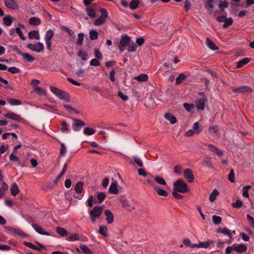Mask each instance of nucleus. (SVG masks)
Instances as JSON below:
<instances>
[{"label":"nucleus","instance_id":"e2e57ef3","mask_svg":"<svg viewBox=\"0 0 254 254\" xmlns=\"http://www.w3.org/2000/svg\"><path fill=\"white\" fill-rule=\"evenodd\" d=\"M137 46L134 43H132L130 45H128L127 48V51L128 52H134L136 50Z\"/></svg>","mask_w":254,"mask_h":254},{"label":"nucleus","instance_id":"6e6d98bb","mask_svg":"<svg viewBox=\"0 0 254 254\" xmlns=\"http://www.w3.org/2000/svg\"><path fill=\"white\" fill-rule=\"evenodd\" d=\"M212 218L213 223L215 225L220 224L222 221V218L219 216L213 215Z\"/></svg>","mask_w":254,"mask_h":254},{"label":"nucleus","instance_id":"f257e3e1","mask_svg":"<svg viewBox=\"0 0 254 254\" xmlns=\"http://www.w3.org/2000/svg\"><path fill=\"white\" fill-rule=\"evenodd\" d=\"M50 90L59 98L65 101L69 100V96L66 92L53 86H50Z\"/></svg>","mask_w":254,"mask_h":254},{"label":"nucleus","instance_id":"9d476101","mask_svg":"<svg viewBox=\"0 0 254 254\" xmlns=\"http://www.w3.org/2000/svg\"><path fill=\"white\" fill-rule=\"evenodd\" d=\"M184 175L185 178L190 183H192L194 181V176L192 171L190 169H186L184 171Z\"/></svg>","mask_w":254,"mask_h":254},{"label":"nucleus","instance_id":"5701e85b","mask_svg":"<svg viewBox=\"0 0 254 254\" xmlns=\"http://www.w3.org/2000/svg\"><path fill=\"white\" fill-rule=\"evenodd\" d=\"M208 147L210 150V151L217 154L218 156H222L223 153L222 151L219 150L217 148L214 146L212 144H208Z\"/></svg>","mask_w":254,"mask_h":254},{"label":"nucleus","instance_id":"473e14b6","mask_svg":"<svg viewBox=\"0 0 254 254\" xmlns=\"http://www.w3.org/2000/svg\"><path fill=\"white\" fill-rule=\"evenodd\" d=\"M219 194V192L216 189L213 190L212 192L210 193L209 197V199L210 202H213L216 198V196Z\"/></svg>","mask_w":254,"mask_h":254},{"label":"nucleus","instance_id":"f704fd0d","mask_svg":"<svg viewBox=\"0 0 254 254\" xmlns=\"http://www.w3.org/2000/svg\"><path fill=\"white\" fill-rule=\"evenodd\" d=\"M165 117L166 119L168 120L172 125L175 124L177 122L176 118L170 113L166 114Z\"/></svg>","mask_w":254,"mask_h":254},{"label":"nucleus","instance_id":"4468645a","mask_svg":"<svg viewBox=\"0 0 254 254\" xmlns=\"http://www.w3.org/2000/svg\"><path fill=\"white\" fill-rule=\"evenodd\" d=\"M121 202L123 207L127 210H131L135 209V207L132 204L129 202L127 200L122 199L121 200Z\"/></svg>","mask_w":254,"mask_h":254},{"label":"nucleus","instance_id":"f3484780","mask_svg":"<svg viewBox=\"0 0 254 254\" xmlns=\"http://www.w3.org/2000/svg\"><path fill=\"white\" fill-rule=\"evenodd\" d=\"M217 232L228 236L230 238H232L233 237L231 231L227 228H218L217 230Z\"/></svg>","mask_w":254,"mask_h":254},{"label":"nucleus","instance_id":"864d4df0","mask_svg":"<svg viewBox=\"0 0 254 254\" xmlns=\"http://www.w3.org/2000/svg\"><path fill=\"white\" fill-rule=\"evenodd\" d=\"M251 188V186H246L243 188V193L242 195L243 196L246 197H249V193L248 190Z\"/></svg>","mask_w":254,"mask_h":254},{"label":"nucleus","instance_id":"774afa93","mask_svg":"<svg viewBox=\"0 0 254 254\" xmlns=\"http://www.w3.org/2000/svg\"><path fill=\"white\" fill-rule=\"evenodd\" d=\"M247 218L248 221L250 223L251 227L253 229H254V218L249 214L247 215Z\"/></svg>","mask_w":254,"mask_h":254},{"label":"nucleus","instance_id":"603ef678","mask_svg":"<svg viewBox=\"0 0 254 254\" xmlns=\"http://www.w3.org/2000/svg\"><path fill=\"white\" fill-rule=\"evenodd\" d=\"M8 102L11 105V106H16V105H19L21 104V101L17 100V99H9L8 100Z\"/></svg>","mask_w":254,"mask_h":254},{"label":"nucleus","instance_id":"0e129e2a","mask_svg":"<svg viewBox=\"0 0 254 254\" xmlns=\"http://www.w3.org/2000/svg\"><path fill=\"white\" fill-rule=\"evenodd\" d=\"M184 107L187 111L190 112L194 108V106L192 104H188L185 103L184 104Z\"/></svg>","mask_w":254,"mask_h":254},{"label":"nucleus","instance_id":"4be33fe9","mask_svg":"<svg viewBox=\"0 0 254 254\" xmlns=\"http://www.w3.org/2000/svg\"><path fill=\"white\" fill-rule=\"evenodd\" d=\"M109 192L113 194H117L118 193V189L117 187V182L115 181L112 183L109 188Z\"/></svg>","mask_w":254,"mask_h":254},{"label":"nucleus","instance_id":"bb28decb","mask_svg":"<svg viewBox=\"0 0 254 254\" xmlns=\"http://www.w3.org/2000/svg\"><path fill=\"white\" fill-rule=\"evenodd\" d=\"M56 232L62 237H65L68 234L67 231L61 227H57L56 228Z\"/></svg>","mask_w":254,"mask_h":254},{"label":"nucleus","instance_id":"49530a36","mask_svg":"<svg viewBox=\"0 0 254 254\" xmlns=\"http://www.w3.org/2000/svg\"><path fill=\"white\" fill-rule=\"evenodd\" d=\"M138 81H146L148 79V75L146 74H141L135 78Z\"/></svg>","mask_w":254,"mask_h":254},{"label":"nucleus","instance_id":"1a4fd4ad","mask_svg":"<svg viewBox=\"0 0 254 254\" xmlns=\"http://www.w3.org/2000/svg\"><path fill=\"white\" fill-rule=\"evenodd\" d=\"M73 123L72 126V129L75 131H79L82 127L85 126V123L81 120L78 119H73Z\"/></svg>","mask_w":254,"mask_h":254},{"label":"nucleus","instance_id":"4d7b16f0","mask_svg":"<svg viewBox=\"0 0 254 254\" xmlns=\"http://www.w3.org/2000/svg\"><path fill=\"white\" fill-rule=\"evenodd\" d=\"M133 160L135 163H136L138 166L142 167L143 166V162L141 159L136 156L133 157Z\"/></svg>","mask_w":254,"mask_h":254},{"label":"nucleus","instance_id":"ddd939ff","mask_svg":"<svg viewBox=\"0 0 254 254\" xmlns=\"http://www.w3.org/2000/svg\"><path fill=\"white\" fill-rule=\"evenodd\" d=\"M32 226L34 229V230L39 234L46 236H50V234L49 232L45 231L41 227L39 226L37 224L32 223Z\"/></svg>","mask_w":254,"mask_h":254},{"label":"nucleus","instance_id":"e433bc0d","mask_svg":"<svg viewBox=\"0 0 254 254\" xmlns=\"http://www.w3.org/2000/svg\"><path fill=\"white\" fill-rule=\"evenodd\" d=\"M237 247L236 252L237 253L245 252L247 250V246L244 244H238Z\"/></svg>","mask_w":254,"mask_h":254},{"label":"nucleus","instance_id":"79ce46f5","mask_svg":"<svg viewBox=\"0 0 254 254\" xmlns=\"http://www.w3.org/2000/svg\"><path fill=\"white\" fill-rule=\"evenodd\" d=\"M84 40V34L82 33H79L78 34V38L76 41L77 45L81 46L83 45Z\"/></svg>","mask_w":254,"mask_h":254},{"label":"nucleus","instance_id":"3c124183","mask_svg":"<svg viewBox=\"0 0 254 254\" xmlns=\"http://www.w3.org/2000/svg\"><path fill=\"white\" fill-rule=\"evenodd\" d=\"M192 129L194 131V134H198L201 132V130L199 128V124L198 122L194 123Z\"/></svg>","mask_w":254,"mask_h":254},{"label":"nucleus","instance_id":"f8f14e48","mask_svg":"<svg viewBox=\"0 0 254 254\" xmlns=\"http://www.w3.org/2000/svg\"><path fill=\"white\" fill-rule=\"evenodd\" d=\"M214 0H207L204 3V7L207 10L208 14H211L213 12L214 6L213 2Z\"/></svg>","mask_w":254,"mask_h":254},{"label":"nucleus","instance_id":"bf43d9fd","mask_svg":"<svg viewBox=\"0 0 254 254\" xmlns=\"http://www.w3.org/2000/svg\"><path fill=\"white\" fill-rule=\"evenodd\" d=\"M154 180L159 184L162 185H166V181L162 178L159 176H156L154 178Z\"/></svg>","mask_w":254,"mask_h":254},{"label":"nucleus","instance_id":"2f4dec72","mask_svg":"<svg viewBox=\"0 0 254 254\" xmlns=\"http://www.w3.org/2000/svg\"><path fill=\"white\" fill-rule=\"evenodd\" d=\"M154 190L159 195L163 196H167L168 195V192L166 190L158 187H155Z\"/></svg>","mask_w":254,"mask_h":254},{"label":"nucleus","instance_id":"13d9d810","mask_svg":"<svg viewBox=\"0 0 254 254\" xmlns=\"http://www.w3.org/2000/svg\"><path fill=\"white\" fill-rule=\"evenodd\" d=\"M243 204L242 201L238 199L236 200L235 203H232V205L233 207L239 209L242 206Z\"/></svg>","mask_w":254,"mask_h":254},{"label":"nucleus","instance_id":"8fccbe9b","mask_svg":"<svg viewBox=\"0 0 254 254\" xmlns=\"http://www.w3.org/2000/svg\"><path fill=\"white\" fill-rule=\"evenodd\" d=\"M98 33L96 30H93L90 31L89 36L91 40H95L98 38Z\"/></svg>","mask_w":254,"mask_h":254},{"label":"nucleus","instance_id":"dca6fc26","mask_svg":"<svg viewBox=\"0 0 254 254\" xmlns=\"http://www.w3.org/2000/svg\"><path fill=\"white\" fill-rule=\"evenodd\" d=\"M104 214L106 216V219L108 224H111L114 221V215L113 213L109 210H105Z\"/></svg>","mask_w":254,"mask_h":254},{"label":"nucleus","instance_id":"09e8293b","mask_svg":"<svg viewBox=\"0 0 254 254\" xmlns=\"http://www.w3.org/2000/svg\"><path fill=\"white\" fill-rule=\"evenodd\" d=\"M53 35H54V33H53V31L52 30H48L46 32V35L45 37V41H51Z\"/></svg>","mask_w":254,"mask_h":254},{"label":"nucleus","instance_id":"a878e982","mask_svg":"<svg viewBox=\"0 0 254 254\" xmlns=\"http://www.w3.org/2000/svg\"><path fill=\"white\" fill-rule=\"evenodd\" d=\"M5 6L9 8L14 9L16 7V2L14 0H5Z\"/></svg>","mask_w":254,"mask_h":254},{"label":"nucleus","instance_id":"680f3d73","mask_svg":"<svg viewBox=\"0 0 254 254\" xmlns=\"http://www.w3.org/2000/svg\"><path fill=\"white\" fill-rule=\"evenodd\" d=\"M8 71L11 73L14 74L19 73L21 70L16 67L12 66L8 68Z\"/></svg>","mask_w":254,"mask_h":254},{"label":"nucleus","instance_id":"423d86ee","mask_svg":"<svg viewBox=\"0 0 254 254\" xmlns=\"http://www.w3.org/2000/svg\"><path fill=\"white\" fill-rule=\"evenodd\" d=\"M27 48L32 51H35L37 53H39L44 50V46L43 43L41 42H38L35 44H28Z\"/></svg>","mask_w":254,"mask_h":254},{"label":"nucleus","instance_id":"412c9836","mask_svg":"<svg viewBox=\"0 0 254 254\" xmlns=\"http://www.w3.org/2000/svg\"><path fill=\"white\" fill-rule=\"evenodd\" d=\"M28 37L30 39H40V35L38 31L33 30L30 31L28 33Z\"/></svg>","mask_w":254,"mask_h":254},{"label":"nucleus","instance_id":"7c9ffc66","mask_svg":"<svg viewBox=\"0 0 254 254\" xmlns=\"http://www.w3.org/2000/svg\"><path fill=\"white\" fill-rule=\"evenodd\" d=\"M187 78V76L184 73H181L176 79V84L179 85L182 83Z\"/></svg>","mask_w":254,"mask_h":254},{"label":"nucleus","instance_id":"4c0bfd02","mask_svg":"<svg viewBox=\"0 0 254 254\" xmlns=\"http://www.w3.org/2000/svg\"><path fill=\"white\" fill-rule=\"evenodd\" d=\"M99 233L103 236H107V228L105 226L101 225L99 227Z\"/></svg>","mask_w":254,"mask_h":254},{"label":"nucleus","instance_id":"9b49d317","mask_svg":"<svg viewBox=\"0 0 254 254\" xmlns=\"http://www.w3.org/2000/svg\"><path fill=\"white\" fill-rule=\"evenodd\" d=\"M207 101L206 97H202L197 99L195 101L196 107L198 110H203L205 106V102Z\"/></svg>","mask_w":254,"mask_h":254},{"label":"nucleus","instance_id":"0eeeda50","mask_svg":"<svg viewBox=\"0 0 254 254\" xmlns=\"http://www.w3.org/2000/svg\"><path fill=\"white\" fill-rule=\"evenodd\" d=\"M232 91L237 93H251L252 89L248 86H242L239 87H233L232 88Z\"/></svg>","mask_w":254,"mask_h":254},{"label":"nucleus","instance_id":"a211bd4d","mask_svg":"<svg viewBox=\"0 0 254 254\" xmlns=\"http://www.w3.org/2000/svg\"><path fill=\"white\" fill-rule=\"evenodd\" d=\"M8 189V185L5 182L1 183V188H0V199L2 198L4 196L5 192Z\"/></svg>","mask_w":254,"mask_h":254},{"label":"nucleus","instance_id":"72a5a7b5","mask_svg":"<svg viewBox=\"0 0 254 254\" xmlns=\"http://www.w3.org/2000/svg\"><path fill=\"white\" fill-rule=\"evenodd\" d=\"M80 252L84 254H92V251L85 245L80 246Z\"/></svg>","mask_w":254,"mask_h":254},{"label":"nucleus","instance_id":"69168bd1","mask_svg":"<svg viewBox=\"0 0 254 254\" xmlns=\"http://www.w3.org/2000/svg\"><path fill=\"white\" fill-rule=\"evenodd\" d=\"M228 6V3L226 1H221L218 4L220 9H225Z\"/></svg>","mask_w":254,"mask_h":254},{"label":"nucleus","instance_id":"6e6552de","mask_svg":"<svg viewBox=\"0 0 254 254\" xmlns=\"http://www.w3.org/2000/svg\"><path fill=\"white\" fill-rule=\"evenodd\" d=\"M4 116L8 119H11L19 122L22 123L24 121V119L21 118L19 115L16 114L15 113L12 112H9L4 114Z\"/></svg>","mask_w":254,"mask_h":254},{"label":"nucleus","instance_id":"052dcab7","mask_svg":"<svg viewBox=\"0 0 254 254\" xmlns=\"http://www.w3.org/2000/svg\"><path fill=\"white\" fill-rule=\"evenodd\" d=\"M228 180L231 183L235 182V173H234V170L233 169H231L229 173Z\"/></svg>","mask_w":254,"mask_h":254},{"label":"nucleus","instance_id":"393cba45","mask_svg":"<svg viewBox=\"0 0 254 254\" xmlns=\"http://www.w3.org/2000/svg\"><path fill=\"white\" fill-rule=\"evenodd\" d=\"M206 44L207 46L212 50H216L218 49L215 43L208 38L206 39Z\"/></svg>","mask_w":254,"mask_h":254},{"label":"nucleus","instance_id":"58836bf2","mask_svg":"<svg viewBox=\"0 0 254 254\" xmlns=\"http://www.w3.org/2000/svg\"><path fill=\"white\" fill-rule=\"evenodd\" d=\"M3 21L6 26H9L12 23V18L9 16L4 17L3 18Z\"/></svg>","mask_w":254,"mask_h":254},{"label":"nucleus","instance_id":"2eb2a0df","mask_svg":"<svg viewBox=\"0 0 254 254\" xmlns=\"http://www.w3.org/2000/svg\"><path fill=\"white\" fill-rule=\"evenodd\" d=\"M130 41V38L128 35H122L121 37L120 45L123 47H126L129 45Z\"/></svg>","mask_w":254,"mask_h":254},{"label":"nucleus","instance_id":"aec40b11","mask_svg":"<svg viewBox=\"0 0 254 254\" xmlns=\"http://www.w3.org/2000/svg\"><path fill=\"white\" fill-rule=\"evenodd\" d=\"M23 58L25 61L32 63L35 61V58L28 53H24L22 52V54L20 55Z\"/></svg>","mask_w":254,"mask_h":254},{"label":"nucleus","instance_id":"a18cd8bd","mask_svg":"<svg viewBox=\"0 0 254 254\" xmlns=\"http://www.w3.org/2000/svg\"><path fill=\"white\" fill-rule=\"evenodd\" d=\"M8 230L11 231V232L13 233L18 235L20 236H23L24 234V232L20 229H13V228L8 227Z\"/></svg>","mask_w":254,"mask_h":254},{"label":"nucleus","instance_id":"cd10ccee","mask_svg":"<svg viewBox=\"0 0 254 254\" xmlns=\"http://www.w3.org/2000/svg\"><path fill=\"white\" fill-rule=\"evenodd\" d=\"M10 192L12 195L15 196L19 192V188L17 185L14 183L10 188Z\"/></svg>","mask_w":254,"mask_h":254},{"label":"nucleus","instance_id":"c9c22d12","mask_svg":"<svg viewBox=\"0 0 254 254\" xmlns=\"http://www.w3.org/2000/svg\"><path fill=\"white\" fill-rule=\"evenodd\" d=\"M85 10L90 17L94 18L96 17V13L92 7H87Z\"/></svg>","mask_w":254,"mask_h":254},{"label":"nucleus","instance_id":"6ab92c4d","mask_svg":"<svg viewBox=\"0 0 254 254\" xmlns=\"http://www.w3.org/2000/svg\"><path fill=\"white\" fill-rule=\"evenodd\" d=\"M213 243V241H207L204 242H200L198 244H195V248H207L210 245L212 244Z\"/></svg>","mask_w":254,"mask_h":254},{"label":"nucleus","instance_id":"338daca9","mask_svg":"<svg viewBox=\"0 0 254 254\" xmlns=\"http://www.w3.org/2000/svg\"><path fill=\"white\" fill-rule=\"evenodd\" d=\"M105 194L104 192H100L97 195L99 203H101L105 198Z\"/></svg>","mask_w":254,"mask_h":254},{"label":"nucleus","instance_id":"20e7f679","mask_svg":"<svg viewBox=\"0 0 254 254\" xmlns=\"http://www.w3.org/2000/svg\"><path fill=\"white\" fill-rule=\"evenodd\" d=\"M100 11L101 12L102 15L94 22V24L96 26L100 25L104 23L108 17V12L105 8H101Z\"/></svg>","mask_w":254,"mask_h":254},{"label":"nucleus","instance_id":"a19ab883","mask_svg":"<svg viewBox=\"0 0 254 254\" xmlns=\"http://www.w3.org/2000/svg\"><path fill=\"white\" fill-rule=\"evenodd\" d=\"M66 240L68 241H78L79 237L76 233L72 234L66 239Z\"/></svg>","mask_w":254,"mask_h":254},{"label":"nucleus","instance_id":"c03bdc74","mask_svg":"<svg viewBox=\"0 0 254 254\" xmlns=\"http://www.w3.org/2000/svg\"><path fill=\"white\" fill-rule=\"evenodd\" d=\"M69 128L67 124L65 121H63L61 123V131L62 132H64L69 131Z\"/></svg>","mask_w":254,"mask_h":254},{"label":"nucleus","instance_id":"37998d69","mask_svg":"<svg viewBox=\"0 0 254 254\" xmlns=\"http://www.w3.org/2000/svg\"><path fill=\"white\" fill-rule=\"evenodd\" d=\"M139 3L138 0H132L129 3V7L131 9H134L138 7Z\"/></svg>","mask_w":254,"mask_h":254},{"label":"nucleus","instance_id":"f03ea898","mask_svg":"<svg viewBox=\"0 0 254 254\" xmlns=\"http://www.w3.org/2000/svg\"><path fill=\"white\" fill-rule=\"evenodd\" d=\"M174 190L179 192L185 193L189 190L188 185L182 180H177L174 183Z\"/></svg>","mask_w":254,"mask_h":254},{"label":"nucleus","instance_id":"ea45409f","mask_svg":"<svg viewBox=\"0 0 254 254\" xmlns=\"http://www.w3.org/2000/svg\"><path fill=\"white\" fill-rule=\"evenodd\" d=\"M233 21V19L232 18H226L224 20V23L223 25V27L224 28H228L232 24Z\"/></svg>","mask_w":254,"mask_h":254},{"label":"nucleus","instance_id":"39448f33","mask_svg":"<svg viewBox=\"0 0 254 254\" xmlns=\"http://www.w3.org/2000/svg\"><path fill=\"white\" fill-rule=\"evenodd\" d=\"M83 183L78 182L76 183L74 190L77 193V195L75 196L78 199H81L83 196L84 191L83 190Z\"/></svg>","mask_w":254,"mask_h":254},{"label":"nucleus","instance_id":"de8ad7c7","mask_svg":"<svg viewBox=\"0 0 254 254\" xmlns=\"http://www.w3.org/2000/svg\"><path fill=\"white\" fill-rule=\"evenodd\" d=\"M183 244L191 248H195L196 245L195 244H192L189 239L186 238L183 240Z\"/></svg>","mask_w":254,"mask_h":254},{"label":"nucleus","instance_id":"c756f323","mask_svg":"<svg viewBox=\"0 0 254 254\" xmlns=\"http://www.w3.org/2000/svg\"><path fill=\"white\" fill-rule=\"evenodd\" d=\"M250 61V59L247 58H243L242 60L239 61L237 64V67L241 68L244 65L248 64Z\"/></svg>","mask_w":254,"mask_h":254},{"label":"nucleus","instance_id":"5fc2aeb1","mask_svg":"<svg viewBox=\"0 0 254 254\" xmlns=\"http://www.w3.org/2000/svg\"><path fill=\"white\" fill-rule=\"evenodd\" d=\"M96 130L89 127H86L84 130V133L87 135H91L95 132Z\"/></svg>","mask_w":254,"mask_h":254},{"label":"nucleus","instance_id":"7ed1b4c3","mask_svg":"<svg viewBox=\"0 0 254 254\" xmlns=\"http://www.w3.org/2000/svg\"><path fill=\"white\" fill-rule=\"evenodd\" d=\"M103 211V208L101 206H96L90 212L91 220L94 222L96 218L100 217Z\"/></svg>","mask_w":254,"mask_h":254},{"label":"nucleus","instance_id":"c85d7f7f","mask_svg":"<svg viewBox=\"0 0 254 254\" xmlns=\"http://www.w3.org/2000/svg\"><path fill=\"white\" fill-rule=\"evenodd\" d=\"M29 23L31 25L38 26L41 24V20L38 17H33L29 19Z\"/></svg>","mask_w":254,"mask_h":254},{"label":"nucleus","instance_id":"b1692460","mask_svg":"<svg viewBox=\"0 0 254 254\" xmlns=\"http://www.w3.org/2000/svg\"><path fill=\"white\" fill-rule=\"evenodd\" d=\"M10 160L12 162H17V164L21 167H23L24 165L21 162L19 158L16 155V154L14 153H11L9 156Z\"/></svg>","mask_w":254,"mask_h":254}]
</instances>
